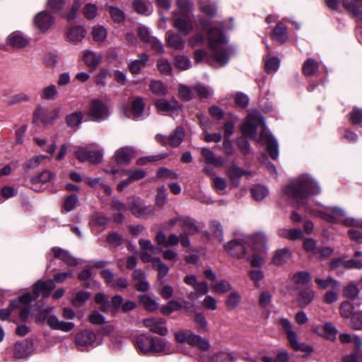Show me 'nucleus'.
Here are the masks:
<instances>
[{
  "instance_id": "nucleus-64",
  "label": "nucleus",
  "mask_w": 362,
  "mask_h": 362,
  "mask_svg": "<svg viewBox=\"0 0 362 362\" xmlns=\"http://www.w3.org/2000/svg\"><path fill=\"white\" fill-rule=\"evenodd\" d=\"M354 305L349 300L343 301L339 307V313L342 317L349 318L353 315Z\"/></svg>"
},
{
  "instance_id": "nucleus-46",
  "label": "nucleus",
  "mask_w": 362,
  "mask_h": 362,
  "mask_svg": "<svg viewBox=\"0 0 362 362\" xmlns=\"http://www.w3.org/2000/svg\"><path fill=\"white\" fill-rule=\"evenodd\" d=\"M92 36L97 42H103L107 37L106 28L100 25H96L92 28Z\"/></svg>"
},
{
  "instance_id": "nucleus-41",
  "label": "nucleus",
  "mask_w": 362,
  "mask_h": 362,
  "mask_svg": "<svg viewBox=\"0 0 362 362\" xmlns=\"http://www.w3.org/2000/svg\"><path fill=\"white\" fill-rule=\"evenodd\" d=\"M149 88L151 91L157 95H165L168 93L166 86L160 81L153 80L150 82Z\"/></svg>"
},
{
  "instance_id": "nucleus-29",
  "label": "nucleus",
  "mask_w": 362,
  "mask_h": 362,
  "mask_svg": "<svg viewBox=\"0 0 362 362\" xmlns=\"http://www.w3.org/2000/svg\"><path fill=\"white\" fill-rule=\"evenodd\" d=\"M7 42L9 45H27L30 43L26 36L19 31L11 33L7 37Z\"/></svg>"
},
{
  "instance_id": "nucleus-36",
  "label": "nucleus",
  "mask_w": 362,
  "mask_h": 362,
  "mask_svg": "<svg viewBox=\"0 0 362 362\" xmlns=\"http://www.w3.org/2000/svg\"><path fill=\"white\" fill-rule=\"evenodd\" d=\"M83 118V113L81 111L74 112L66 117V122L69 127L75 128L78 127Z\"/></svg>"
},
{
  "instance_id": "nucleus-49",
  "label": "nucleus",
  "mask_w": 362,
  "mask_h": 362,
  "mask_svg": "<svg viewBox=\"0 0 362 362\" xmlns=\"http://www.w3.org/2000/svg\"><path fill=\"white\" fill-rule=\"evenodd\" d=\"M329 268L331 270L335 272L337 275L344 274L346 269L345 259L338 257L332 259L329 263Z\"/></svg>"
},
{
  "instance_id": "nucleus-62",
  "label": "nucleus",
  "mask_w": 362,
  "mask_h": 362,
  "mask_svg": "<svg viewBox=\"0 0 362 362\" xmlns=\"http://www.w3.org/2000/svg\"><path fill=\"white\" fill-rule=\"evenodd\" d=\"M174 64L181 70H186L190 67L191 62L187 56L177 55L175 57Z\"/></svg>"
},
{
  "instance_id": "nucleus-15",
  "label": "nucleus",
  "mask_w": 362,
  "mask_h": 362,
  "mask_svg": "<svg viewBox=\"0 0 362 362\" xmlns=\"http://www.w3.org/2000/svg\"><path fill=\"white\" fill-rule=\"evenodd\" d=\"M34 23L40 30L46 31L53 25L54 19L47 11H41L35 16Z\"/></svg>"
},
{
  "instance_id": "nucleus-31",
  "label": "nucleus",
  "mask_w": 362,
  "mask_h": 362,
  "mask_svg": "<svg viewBox=\"0 0 362 362\" xmlns=\"http://www.w3.org/2000/svg\"><path fill=\"white\" fill-rule=\"evenodd\" d=\"M138 35L144 43L151 45H160L161 42L156 37L151 36L148 29L141 26L138 30Z\"/></svg>"
},
{
  "instance_id": "nucleus-14",
  "label": "nucleus",
  "mask_w": 362,
  "mask_h": 362,
  "mask_svg": "<svg viewBox=\"0 0 362 362\" xmlns=\"http://www.w3.org/2000/svg\"><path fill=\"white\" fill-rule=\"evenodd\" d=\"M54 286L55 285L52 280L47 282L41 281H37L35 285L33 293H29L33 296L30 303L39 296L43 297L49 296Z\"/></svg>"
},
{
  "instance_id": "nucleus-3",
  "label": "nucleus",
  "mask_w": 362,
  "mask_h": 362,
  "mask_svg": "<svg viewBox=\"0 0 362 362\" xmlns=\"http://www.w3.org/2000/svg\"><path fill=\"white\" fill-rule=\"evenodd\" d=\"M310 212L319 216L329 223L341 221L346 227H358L362 228V220L355 219L351 217H346L344 211L337 206H327L321 211H312Z\"/></svg>"
},
{
  "instance_id": "nucleus-18",
  "label": "nucleus",
  "mask_w": 362,
  "mask_h": 362,
  "mask_svg": "<svg viewBox=\"0 0 362 362\" xmlns=\"http://www.w3.org/2000/svg\"><path fill=\"white\" fill-rule=\"evenodd\" d=\"M144 103L141 98H136L133 100L130 107L124 110L125 115L132 119H138L144 111Z\"/></svg>"
},
{
  "instance_id": "nucleus-22",
  "label": "nucleus",
  "mask_w": 362,
  "mask_h": 362,
  "mask_svg": "<svg viewBox=\"0 0 362 362\" xmlns=\"http://www.w3.org/2000/svg\"><path fill=\"white\" fill-rule=\"evenodd\" d=\"M132 279L136 281L134 287L138 291L145 292L148 290L149 283L141 269H135L132 273Z\"/></svg>"
},
{
  "instance_id": "nucleus-10",
  "label": "nucleus",
  "mask_w": 362,
  "mask_h": 362,
  "mask_svg": "<svg viewBox=\"0 0 362 362\" xmlns=\"http://www.w3.org/2000/svg\"><path fill=\"white\" fill-rule=\"evenodd\" d=\"M184 136V129L179 127L169 137L165 136L162 134H157L156 136V140L164 146L168 144L172 147H177L183 141Z\"/></svg>"
},
{
  "instance_id": "nucleus-58",
  "label": "nucleus",
  "mask_w": 362,
  "mask_h": 362,
  "mask_svg": "<svg viewBox=\"0 0 362 362\" xmlns=\"http://www.w3.org/2000/svg\"><path fill=\"white\" fill-rule=\"evenodd\" d=\"M54 177V175L49 170H44L39 175L34 176L31 178V182L33 184L41 182L46 183L51 181Z\"/></svg>"
},
{
  "instance_id": "nucleus-39",
  "label": "nucleus",
  "mask_w": 362,
  "mask_h": 362,
  "mask_svg": "<svg viewBox=\"0 0 362 362\" xmlns=\"http://www.w3.org/2000/svg\"><path fill=\"white\" fill-rule=\"evenodd\" d=\"M315 293L312 289H305L299 293V303L301 307H305L310 304L315 298Z\"/></svg>"
},
{
  "instance_id": "nucleus-52",
  "label": "nucleus",
  "mask_w": 362,
  "mask_h": 362,
  "mask_svg": "<svg viewBox=\"0 0 362 362\" xmlns=\"http://www.w3.org/2000/svg\"><path fill=\"white\" fill-rule=\"evenodd\" d=\"M251 192L254 199L258 201L262 200L269 194L267 188L261 185H255L251 189Z\"/></svg>"
},
{
  "instance_id": "nucleus-56",
  "label": "nucleus",
  "mask_w": 362,
  "mask_h": 362,
  "mask_svg": "<svg viewBox=\"0 0 362 362\" xmlns=\"http://www.w3.org/2000/svg\"><path fill=\"white\" fill-rule=\"evenodd\" d=\"M140 302L144 308L149 312H153L158 308V303L156 301L148 296H141L140 298Z\"/></svg>"
},
{
  "instance_id": "nucleus-59",
  "label": "nucleus",
  "mask_w": 362,
  "mask_h": 362,
  "mask_svg": "<svg viewBox=\"0 0 362 362\" xmlns=\"http://www.w3.org/2000/svg\"><path fill=\"white\" fill-rule=\"evenodd\" d=\"M122 173L123 175H128V177L129 178L131 182L141 180L146 175V172L143 170L139 169L123 170Z\"/></svg>"
},
{
  "instance_id": "nucleus-54",
  "label": "nucleus",
  "mask_w": 362,
  "mask_h": 362,
  "mask_svg": "<svg viewBox=\"0 0 362 362\" xmlns=\"http://www.w3.org/2000/svg\"><path fill=\"white\" fill-rule=\"evenodd\" d=\"M265 62V69L269 74L276 72L280 64V60L277 57H269L264 59Z\"/></svg>"
},
{
  "instance_id": "nucleus-30",
  "label": "nucleus",
  "mask_w": 362,
  "mask_h": 362,
  "mask_svg": "<svg viewBox=\"0 0 362 362\" xmlns=\"http://www.w3.org/2000/svg\"><path fill=\"white\" fill-rule=\"evenodd\" d=\"M291 252L288 248H283L276 251L272 263L275 265H281L291 257Z\"/></svg>"
},
{
  "instance_id": "nucleus-4",
  "label": "nucleus",
  "mask_w": 362,
  "mask_h": 362,
  "mask_svg": "<svg viewBox=\"0 0 362 362\" xmlns=\"http://www.w3.org/2000/svg\"><path fill=\"white\" fill-rule=\"evenodd\" d=\"M196 62L206 61L214 66H223L228 63V55L223 47H207L194 52Z\"/></svg>"
},
{
  "instance_id": "nucleus-44",
  "label": "nucleus",
  "mask_w": 362,
  "mask_h": 362,
  "mask_svg": "<svg viewBox=\"0 0 362 362\" xmlns=\"http://www.w3.org/2000/svg\"><path fill=\"white\" fill-rule=\"evenodd\" d=\"M59 112V110H54L52 112L49 113L48 114L49 115H47L46 111L45 110L40 109L37 111V112H36L35 115L36 116L39 115L40 120L42 123L47 124L51 123L52 121H54L55 119H57L58 117Z\"/></svg>"
},
{
  "instance_id": "nucleus-63",
  "label": "nucleus",
  "mask_w": 362,
  "mask_h": 362,
  "mask_svg": "<svg viewBox=\"0 0 362 362\" xmlns=\"http://www.w3.org/2000/svg\"><path fill=\"white\" fill-rule=\"evenodd\" d=\"M182 305L180 302H179L177 300H173L169 301L167 305L162 307L161 312L164 315H168L170 313H172L173 311H176V310H179L182 309Z\"/></svg>"
},
{
  "instance_id": "nucleus-40",
  "label": "nucleus",
  "mask_w": 362,
  "mask_h": 362,
  "mask_svg": "<svg viewBox=\"0 0 362 362\" xmlns=\"http://www.w3.org/2000/svg\"><path fill=\"white\" fill-rule=\"evenodd\" d=\"M315 282L317 284L318 288L321 289H326L329 286L334 288H338L339 286V281L331 276H328L326 279L315 278Z\"/></svg>"
},
{
  "instance_id": "nucleus-48",
  "label": "nucleus",
  "mask_w": 362,
  "mask_h": 362,
  "mask_svg": "<svg viewBox=\"0 0 362 362\" xmlns=\"http://www.w3.org/2000/svg\"><path fill=\"white\" fill-rule=\"evenodd\" d=\"M318 70V63L313 59H307L303 65V72L305 76H312Z\"/></svg>"
},
{
  "instance_id": "nucleus-27",
  "label": "nucleus",
  "mask_w": 362,
  "mask_h": 362,
  "mask_svg": "<svg viewBox=\"0 0 362 362\" xmlns=\"http://www.w3.org/2000/svg\"><path fill=\"white\" fill-rule=\"evenodd\" d=\"M52 252L55 258L63 261L69 266H76L78 264L76 258L72 257L67 251L60 247H53Z\"/></svg>"
},
{
  "instance_id": "nucleus-8",
  "label": "nucleus",
  "mask_w": 362,
  "mask_h": 362,
  "mask_svg": "<svg viewBox=\"0 0 362 362\" xmlns=\"http://www.w3.org/2000/svg\"><path fill=\"white\" fill-rule=\"evenodd\" d=\"M264 125V119L262 115L258 112H253L247 116L243 123L242 126L243 134L245 136L256 139L257 128Z\"/></svg>"
},
{
  "instance_id": "nucleus-42",
  "label": "nucleus",
  "mask_w": 362,
  "mask_h": 362,
  "mask_svg": "<svg viewBox=\"0 0 362 362\" xmlns=\"http://www.w3.org/2000/svg\"><path fill=\"white\" fill-rule=\"evenodd\" d=\"M152 267L158 272V279L162 280L169 272V267L160 258L154 259Z\"/></svg>"
},
{
  "instance_id": "nucleus-45",
  "label": "nucleus",
  "mask_w": 362,
  "mask_h": 362,
  "mask_svg": "<svg viewBox=\"0 0 362 362\" xmlns=\"http://www.w3.org/2000/svg\"><path fill=\"white\" fill-rule=\"evenodd\" d=\"M245 173V171L243 170L236 165H231L228 170V175L230 178L232 184L235 186L238 185L239 178Z\"/></svg>"
},
{
  "instance_id": "nucleus-6",
  "label": "nucleus",
  "mask_w": 362,
  "mask_h": 362,
  "mask_svg": "<svg viewBox=\"0 0 362 362\" xmlns=\"http://www.w3.org/2000/svg\"><path fill=\"white\" fill-rule=\"evenodd\" d=\"M137 349L144 354L166 352L165 342L158 337H152L146 334H140L135 337Z\"/></svg>"
},
{
  "instance_id": "nucleus-26",
  "label": "nucleus",
  "mask_w": 362,
  "mask_h": 362,
  "mask_svg": "<svg viewBox=\"0 0 362 362\" xmlns=\"http://www.w3.org/2000/svg\"><path fill=\"white\" fill-rule=\"evenodd\" d=\"M83 61L89 67L90 71H94L102 61V55L90 50H87L83 55Z\"/></svg>"
},
{
  "instance_id": "nucleus-37",
  "label": "nucleus",
  "mask_w": 362,
  "mask_h": 362,
  "mask_svg": "<svg viewBox=\"0 0 362 362\" xmlns=\"http://www.w3.org/2000/svg\"><path fill=\"white\" fill-rule=\"evenodd\" d=\"M148 57V56L143 53L139 59H135L132 62L129 64V69L132 74H137L140 71L141 69H143L145 66L146 62H147Z\"/></svg>"
},
{
  "instance_id": "nucleus-7",
  "label": "nucleus",
  "mask_w": 362,
  "mask_h": 362,
  "mask_svg": "<svg viewBox=\"0 0 362 362\" xmlns=\"http://www.w3.org/2000/svg\"><path fill=\"white\" fill-rule=\"evenodd\" d=\"M279 325L281 329L286 332L290 345L297 351H301L306 353L313 352V348L305 344H300L297 341L296 333L293 330V325L287 319H281L279 320Z\"/></svg>"
},
{
  "instance_id": "nucleus-53",
  "label": "nucleus",
  "mask_w": 362,
  "mask_h": 362,
  "mask_svg": "<svg viewBox=\"0 0 362 362\" xmlns=\"http://www.w3.org/2000/svg\"><path fill=\"white\" fill-rule=\"evenodd\" d=\"M342 4L346 10L353 14L357 21L362 23V11L360 8H357L356 6L353 3H350L349 0H343Z\"/></svg>"
},
{
  "instance_id": "nucleus-61",
  "label": "nucleus",
  "mask_w": 362,
  "mask_h": 362,
  "mask_svg": "<svg viewBox=\"0 0 362 362\" xmlns=\"http://www.w3.org/2000/svg\"><path fill=\"white\" fill-rule=\"evenodd\" d=\"M311 276L306 272H298L292 276L293 281L296 284L304 285L310 281Z\"/></svg>"
},
{
  "instance_id": "nucleus-57",
  "label": "nucleus",
  "mask_w": 362,
  "mask_h": 362,
  "mask_svg": "<svg viewBox=\"0 0 362 362\" xmlns=\"http://www.w3.org/2000/svg\"><path fill=\"white\" fill-rule=\"evenodd\" d=\"M58 95V90L54 85H50L43 88L41 98L44 100H54Z\"/></svg>"
},
{
  "instance_id": "nucleus-55",
  "label": "nucleus",
  "mask_w": 362,
  "mask_h": 362,
  "mask_svg": "<svg viewBox=\"0 0 362 362\" xmlns=\"http://www.w3.org/2000/svg\"><path fill=\"white\" fill-rule=\"evenodd\" d=\"M134 10L140 14L149 15L151 13L150 6L142 0H135L132 4Z\"/></svg>"
},
{
  "instance_id": "nucleus-24",
  "label": "nucleus",
  "mask_w": 362,
  "mask_h": 362,
  "mask_svg": "<svg viewBox=\"0 0 362 362\" xmlns=\"http://www.w3.org/2000/svg\"><path fill=\"white\" fill-rule=\"evenodd\" d=\"M47 325L53 329L69 332L74 327L73 322L60 321L55 315H50L47 319Z\"/></svg>"
},
{
  "instance_id": "nucleus-60",
  "label": "nucleus",
  "mask_w": 362,
  "mask_h": 362,
  "mask_svg": "<svg viewBox=\"0 0 362 362\" xmlns=\"http://www.w3.org/2000/svg\"><path fill=\"white\" fill-rule=\"evenodd\" d=\"M109 13L112 19L117 23H123L125 19L124 13L119 8L115 6H109Z\"/></svg>"
},
{
  "instance_id": "nucleus-12",
  "label": "nucleus",
  "mask_w": 362,
  "mask_h": 362,
  "mask_svg": "<svg viewBox=\"0 0 362 362\" xmlns=\"http://www.w3.org/2000/svg\"><path fill=\"white\" fill-rule=\"evenodd\" d=\"M163 318H147L144 320V326L149 329L150 332L158 334L161 336H165L168 333V329L163 326L165 324Z\"/></svg>"
},
{
  "instance_id": "nucleus-32",
  "label": "nucleus",
  "mask_w": 362,
  "mask_h": 362,
  "mask_svg": "<svg viewBox=\"0 0 362 362\" xmlns=\"http://www.w3.org/2000/svg\"><path fill=\"white\" fill-rule=\"evenodd\" d=\"M155 105L158 111L168 112L175 110L178 107V103L174 98H172L170 101L159 99L156 101Z\"/></svg>"
},
{
  "instance_id": "nucleus-51",
  "label": "nucleus",
  "mask_w": 362,
  "mask_h": 362,
  "mask_svg": "<svg viewBox=\"0 0 362 362\" xmlns=\"http://www.w3.org/2000/svg\"><path fill=\"white\" fill-rule=\"evenodd\" d=\"M213 292L218 294H223L231 289L230 284L226 280H221L211 285Z\"/></svg>"
},
{
  "instance_id": "nucleus-35",
  "label": "nucleus",
  "mask_w": 362,
  "mask_h": 362,
  "mask_svg": "<svg viewBox=\"0 0 362 362\" xmlns=\"http://www.w3.org/2000/svg\"><path fill=\"white\" fill-rule=\"evenodd\" d=\"M195 334L189 329H185L175 333L177 341L180 343H187L190 345L193 343Z\"/></svg>"
},
{
  "instance_id": "nucleus-1",
  "label": "nucleus",
  "mask_w": 362,
  "mask_h": 362,
  "mask_svg": "<svg viewBox=\"0 0 362 362\" xmlns=\"http://www.w3.org/2000/svg\"><path fill=\"white\" fill-rule=\"evenodd\" d=\"M321 192L318 182L309 175H303L289 183L284 189V194L293 202L298 208L307 206L308 199L311 196L317 195Z\"/></svg>"
},
{
  "instance_id": "nucleus-21",
  "label": "nucleus",
  "mask_w": 362,
  "mask_h": 362,
  "mask_svg": "<svg viewBox=\"0 0 362 362\" xmlns=\"http://www.w3.org/2000/svg\"><path fill=\"white\" fill-rule=\"evenodd\" d=\"M343 296L352 300H358V301L356 303V305L362 304V297L360 296V289L354 282L349 283L343 288Z\"/></svg>"
},
{
  "instance_id": "nucleus-5",
  "label": "nucleus",
  "mask_w": 362,
  "mask_h": 362,
  "mask_svg": "<svg viewBox=\"0 0 362 362\" xmlns=\"http://www.w3.org/2000/svg\"><path fill=\"white\" fill-rule=\"evenodd\" d=\"M32 298L33 296L30 293H25L18 300L12 301L8 308L0 310L1 320H6L12 314L18 315L21 320L25 321L30 313Z\"/></svg>"
},
{
  "instance_id": "nucleus-50",
  "label": "nucleus",
  "mask_w": 362,
  "mask_h": 362,
  "mask_svg": "<svg viewBox=\"0 0 362 362\" xmlns=\"http://www.w3.org/2000/svg\"><path fill=\"white\" fill-rule=\"evenodd\" d=\"M267 151L274 160H276L279 156V146L276 140L272 136H268L267 139Z\"/></svg>"
},
{
  "instance_id": "nucleus-47",
  "label": "nucleus",
  "mask_w": 362,
  "mask_h": 362,
  "mask_svg": "<svg viewBox=\"0 0 362 362\" xmlns=\"http://www.w3.org/2000/svg\"><path fill=\"white\" fill-rule=\"evenodd\" d=\"M111 208L114 211L118 212V214L114 215L115 220L117 222L122 221L123 219L122 214L127 209L125 204L119 201L115 200L112 202Z\"/></svg>"
},
{
  "instance_id": "nucleus-25",
  "label": "nucleus",
  "mask_w": 362,
  "mask_h": 362,
  "mask_svg": "<svg viewBox=\"0 0 362 362\" xmlns=\"http://www.w3.org/2000/svg\"><path fill=\"white\" fill-rule=\"evenodd\" d=\"M33 353V344L30 342H16L14 346L13 355L15 358H23Z\"/></svg>"
},
{
  "instance_id": "nucleus-33",
  "label": "nucleus",
  "mask_w": 362,
  "mask_h": 362,
  "mask_svg": "<svg viewBox=\"0 0 362 362\" xmlns=\"http://www.w3.org/2000/svg\"><path fill=\"white\" fill-rule=\"evenodd\" d=\"M287 29L281 23H279L274 28L272 37L279 43H284L287 39Z\"/></svg>"
},
{
  "instance_id": "nucleus-19",
  "label": "nucleus",
  "mask_w": 362,
  "mask_h": 362,
  "mask_svg": "<svg viewBox=\"0 0 362 362\" xmlns=\"http://www.w3.org/2000/svg\"><path fill=\"white\" fill-rule=\"evenodd\" d=\"M133 156L134 151L132 148L122 147L116 151L114 159L118 165H126L129 164Z\"/></svg>"
},
{
  "instance_id": "nucleus-43",
  "label": "nucleus",
  "mask_w": 362,
  "mask_h": 362,
  "mask_svg": "<svg viewBox=\"0 0 362 362\" xmlns=\"http://www.w3.org/2000/svg\"><path fill=\"white\" fill-rule=\"evenodd\" d=\"M201 153L204 158L205 163L214 166H221V162L215 156L214 153L207 148H202Z\"/></svg>"
},
{
  "instance_id": "nucleus-2",
  "label": "nucleus",
  "mask_w": 362,
  "mask_h": 362,
  "mask_svg": "<svg viewBox=\"0 0 362 362\" xmlns=\"http://www.w3.org/2000/svg\"><path fill=\"white\" fill-rule=\"evenodd\" d=\"M267 238L264 233H257L252 235L232 240L224 245V249L231 257L241 259L245 257L247 246L251 245L255 250L264 247Z\"/></svg>"
},
{
  "instance_id": "nucleus-20",
  "label": "nucleus",
  "mask_w": 362,
  "mask_h": 362,
  "mask_svg": "<svg viewBox=\"0 0 362 362\" xmlns=\"http://www.w3.org/2000/svg\"><path fill=\"white\" fill-rule=\"evenodd\" d=\"M129 209L132 214L138 218H147L154 214L155 209L151 206H143L139 204H132Z\"/></svg>"
},
{
  "instance_id": "nucleus-9",
  "label": "nucleus",
  "mask_w": 362,
  "mask_h": 362,
  "mask_svg": "<svg viewBox=\"0 0 362 362\" xmlns=\"http://www.w3.org/2000/svg\"><path fill=\"white\" fill-rule=\"evenodd\" d=\"M88 115L93 120L100 122L109 116V109L106 104L98 99H92L89 102Z\"/></svg>"
},
{
  "instance_id": "nucleus-23",
  "label": "nucleus",
  "mask_w": 362,
  "mask_h": 362,
  "mask_svg": "<svg viewBox=\"0 0 362 362\" xmlns=\"http://www.w3.org/2000/svg\"><path fill=\"white\" fill-rule=\"evenodd\" d=\"M86 31L83 26L75 25L68 29L66 37L69 42L73 43H80L86 37Z\"/></svg>"
},
{
  "instance_id": "nucleus-13",
  "label": "nucleus",
  "mask_w": 362,
  "mask_h": 362,
  "mask_svg": "<svg viewBox=\"0 0 362 362\" xmlns=\"http://www.w3.org/2000/svg\"><path fill=\"white\" fill-rule=\"evenodd\" d=\"M96 339L95 334L89 330H86L78 334L76 337V344L81 351H84L91 346Z\"/></svg>"
},
{
  "instance_id": "nucleus-28",
  "label": "nucleus",
  "mask_w": 362,
  "mask_h": 362,
  "mask_svg": "<svg viewBox=\"0 0 362 362\" xmlns=\"http://www.w3.org/2000/svg\"><path fill=\"white\" fill-rule=\"evenodd\" d=\"M208 38L210 41V45H223L227 43L226 37L219 29H211L208 33Z\"/></svg>"
},
{
  "instance_id": "nucleus-34",
  "label": "nucleus",
  "mask_w": 362,
  "mask_h": 362,
  "mask_svg": "<svg viewBox=\"0 0 362 362\" xmlns=\"http://www.w3.org/2000/svg\"><path fill=\"white\" fill-rule=\"evenodd\" d=\"M177 10L174 12L177 15H192V4L189 0H177Z\"/></svg>"
},
{
  "instance_id": "nucleus-17",
  "label": "nucleus",
  "mask_w": 362,
  "mask_h": 362,
  "mask_svg": "<svg viewBox=\"0 0 362 362\" xmlns=\"http://www.w3.org/2000/svg\"><path fill=\"white\" fill-rule=\"evenodd\" d=\"M192 15L175 16L173 25L180 33L187 34L192 30Z\"/></svg>"
},
{
  "instance_id": "nucleus-11",
  "label": "nucleus",
  "mask_w": 362,
  "mask_h": 362,
  "mask_svg": "<svg viewBox=\"0 0 362 362\" xmlns=\"http://www.w3.org/2000/svg\"><path fill=\"white\" fill-rule=\"evenodd\" d=\"M75 156L80 162L89 161L93 164L100 163L103 158L100 151H91L83 147H78Z\"/></svg>"
},
{
  "instance_id": "nucleus-16",
  "label": "nucleus",
  "mask_w": 362,
  "mask_h": 362,
  "mask_svg": "<svg viewBox=\"0 0 362 362\" xmlns=\"http://www.w3.org/2000/svg\"><path fill=\"white\" fill-rule=\"evenodd\" d=\"M183 281L201 295H206L209 291L207 283L206 281H199L193 274L186 275L183 279Z\"/></svg>"
},
{
  "instance_id": "nucleus-38",
  "label": "nucleus",
  "mask_w": 362,
  "mask_h": 362,
  "mask_svg": "<svg viewBox=\"0 0 362 362\" xmlns=\"http://www.w3.org/2000/svg\"><path fill=\"white\" fill-rule=\"evenodd\" d=\"M180 226L182 229V233H185V235H194L198 230L194 221L188 217H184Z\"/></svg>"
}]
</instances>
